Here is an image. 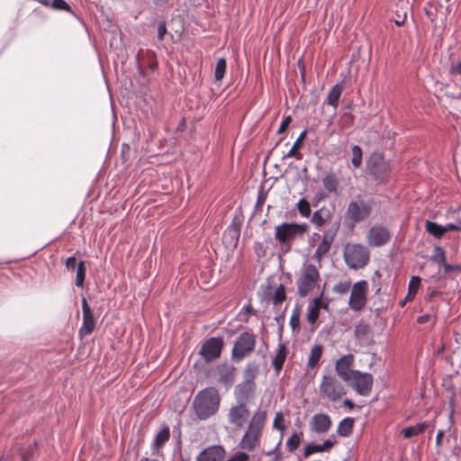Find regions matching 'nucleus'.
Instances as JSON below:
<instances>
[{
  "label": "nucleus",
  "instance_id": "obj_27",
  "mask_svg": "<svg viewBox=\"0 0 461 461\" xmlns=\"http://www.w3.org/2000/svg\"><path fill=\"white\" fill-rule=\"evenodd\" d=\"M286 358V348L285 345L279 344L277 352L272 361L273 367L276 374L280 372Z\"/></svg>",
  "mask_w": 461,
  "mask_h": 461
},
{
  "label": "nucleus",
  "instance_id": "obj_38",
  "mask_svg": "<svg viewBox=\"0 0 461 461\" xmlns=\"http://www.w3.org/2000/svg\"><path fill=\"white\" fill-rule=\"evenodd\" d=\"M86 276V265L84 261H80L77 266V276L75 284L77 287H83Z\"/></svg>",
  "mask_w": 461,
  "mask_h": 461
},
{
  "label": "nucleus",
  "instance_id": "obj_34",
  "mask_svg": "<svg viewBox=\"0 0 461 461\" xmlns=\"http://www.w3.org/2000/svg\"><path fill=\"white\" fill-rule=\"evenodd\" d=\"M425 230L428 233L437 239H440L444 235L443 226L434 221H427L425 222Z\"/></svg>",
  "mask_w": 461,
  "mask_h": 461
},
{
  "label": "nucleus",
  "instance_id": "obj_31",
  "mask_svg": "<svg viewBox=\"0 0 461 461\" xmlns=\"http://www.w3.org/2000/svg\"><path fill=\"white\" fill-rule=\"evenodd\" d=\"M354 420L352 418L343 419L338 425L337 433L342 437H348L353 429Z\"/></svg>",
  "mask_w": 461,
  "mask_h": 461
},
{
  "label": "nucleus",
  "instance_id": "obj_63",
  "mask_svg": "<svg viewBox=\"0 0 461 461\" xmlns=\"http://www.w3.org/2000/svg\"><path fill=\"white\" fill-rule=\"evenodd\" d=\"M408 300H409V299H406V298H405L404 300H402V301L401 302V303H400V304H401L402 306H403V305L405 304L406 301H408Z\"/></svg>",
  "mask_w": 461,
  "mask_h": 461
},
{
  "label": "nucleus",
  "instance_id": "obj_3",
  "mask_svg": "<svg viewBox=\"0 0 461 461\" xmlns=\"http://www.w3.org/2000/svg\"><path fill=\"white\" fill-rule=\"evenodd\" d=\"M374 203L372 198L357 195L348 203L345 219L352 225L366 221L372 214Z\"/></svg>",
  "mask_w": 461,
  "mask_h": 461
},
{
  "label": "nucleus",
  "instance_id": "obj_36",
  "mask_svg": "<svg viewBox=\"0 0 461 461\" xmlns=\"http://www.w3.org/2000/svg\"><path fill=\"white\" fill-rule=\"evenodd\" d=\"M420 285V278L419 276H412L409 283L408 294L406 296V299L411 301L414 298L415 294L419 290Z\"/></svg>",
  "mask_w": 461,
  "mask_h": 461
},
{
  "label": "nucleus",
  "instance_id": "obj_45",
  "mask_svg": "<svg viewBox=\"0 0 461 461\" xmlns=\"http://www.w3.org/2000/svg\"><path fill=\"white\" fill-rule=\"evenodd\" d=\"M433 259L438 264H445V254L442 249L439 247L435 249V255L433 256Z\"/></svg>",
  "mask_w": 461,
  "mask_h": 461
},
{
  "label": "nucleus",
  "instance_id": "obj_41",
  "mask_svg": "<svg viewBox=\"0 0 461 461\" xmlns=\"http://www.w3.org/2000/svg\"><path fill=\"white\" fill-rule=\"evenodd\" d=\"M301 443L300 436L294 432L293 435L287 439L286 447L290 452L295 451Z\"/></svg>",
  "mask_w": 461,
  "mask_h": 461
},
{
  "label": "nucleus",
  "instance_id": "obj_44",
  "mask_svg": "<svg viewBox=\"0 0 461 461\" xmlns=\"http://www.w3.org/2000/svg\"><path fill=\"white\" fill-rule=\"evenodd\" d=\"M230 238L231 243L237 244L239 240V231L236 229H229L224 232V239Z\"/></svg>",
  "mask_w": 461,
  "mask_h": 461
},
{
  "label": "nucleus",
  "instance_id": "obj_25",
  "mask_svg": "<svg viewBox=\"0 0 461 461\" xmlns=\"http://www.w3.org/2000/svg\"><path fill=\"white\" fill-rule=\"evenodd\" d=\"M286 299L285 286L280 284L274 294L267 292L265 294V300L273 301L275 305L282 303Z\"/></svg>",
  "mask_w": 461,
  "mask_h": 461
},
{
  "label": "nucleus",
  "instance_id": "obj_2",
  "mask_svg": "<svg viewBox=\"0 0 461 461\" xmlns=\"http://www.w3.org/2000/svg\"><path fill=\"white\" fill-rule=\"evenodd\" d=\"M266 420L267 414L264 411H258L253 414L240 442V448L250 452L259 445Z\"/></svg>",
  "mask_w": 461,
  "mask_h": 461
},
{
  "label": "nucleus",
  "instance_id": "obj_30",
  "mask_svg": "<svg viewBox=\"0 0 461 461\" xmlns=\"http://www.w3.org/2000/svg\"><path fill=\"white\" fill-rule=\"evenodd\" d=\"M428 427V422L417 423L413 426L404 428L402 433L404 438H409L422 433Z\"/></svg>",
  "mask_w": 461,
  "mask_h": 461
},
{
  "label": "nucleus",
  "instance_id": "obj_24",
  "mask_svg": "<svg viewBox=\"0 0 461 461\" xmlns=\"http://www.w3.org/2000/svg\"><path fill=\"white\" fill-rule=\"evenodd\" d=\"M235 369L233 366L223 365L220 367L219 382L230 385L234 382Z\"/></svg>",
  "mask_w": 461,
  "mask_h": 461
},
{
  "label": "nucleus",
  "instance_id": "obj_17",
  "mask_svg": "<svg viewBox=\"0 0 461 461\" xmlns=\"http://www.w3.org/2000/svg\"><path fill=\"white\" fill-rule=\"evenodd\" d=\"M354 363V356L352 354L344 355L339 357L335 364L337 375L344 381L350 379L357 370L351 369Z\"/></svg>",
  "mask_w": 461,
  "mask_h": 461
},
{
  "label": "nucleus",
  "instance_id": "obj_57",
  "mask_svg": "<svg viewBox=\"0 0 461 461\" xmlns=\"http://www.w3.org/2000/svg\"><path fill=\"white\" fill-rule=\"evenodd\" d=\"M281 442H282V440L280 439L279 442L276 444V447L273 450L267 452L266 454L267 456H272V455H275L276 453H277L279 447L281 445Z\"/></svg>",
  "mask_w": 461,
  "mask_h": 461
},
{
  "label": "nucleus",
  "instance_id": "obj_58",
  "mask_svg": "<svg viewBox=\"0 0 461 461\" xmlns=\"http://www.w3.org/2000/svg\"><path fill=\"white\" fill-rule=\"evenodd\" d=\"M343 403H344L345 406H347V407H348L350 409L354 407V403L349 399H346Z\"/></svg>",
  "mask_w": 461,
  "mask_h": 461
},
{
  "label": "nucleus",
  "instance_id": "obj_37",
  "mask_svg": "<svg viewBox=\"0 0 461 461\" xmlns=\"http://www.w3.org/2000/svg\"><path fill=\"white\" fill-rule=\"evenodd\" d=\"M226 72V60L224 58H221L217 60L214 71V78L216 81H221Z\"/></svg>",
  "mask_w": 461,
  "mask_h": 461
},
{
  "label": "nucleus",
  "instance_id": "obj_13",
  "mask_svg": "<svg viewBox=\"0 0 461 461\" xmlns=\"http://www.w3.org/2000/svg\"><path fill=\"white\" fill-rule=\"evenodd\" d=\"M222 348L223 339L221 338L212 337L203 344L200 354L205 361L210 362L220 357Z\"/></svg>",
  "mask_w": 461,
  "mask_h": 461
},
{
  "label": "nucleus",
  "instance_id": "obj_9",
  "mask_svg": "<svg viewBox=\"0 0 461 461\" xmlns=\"http://www.w3.org/2000/svg\"><path fill=\"white\" fill-rule=\"evenodd\" d=\"M367 168L373 177L379 182H385L390 176L391 167L384 156L380 154H373L368 162Z\"/></svg>",
  "mask_w": 461,
  "mask_h": 461
},
{
  "label": "nucleus",
  "instance_id": "obj_42",
  "mask_svg": "<svg viewBox=\"0 0 461 461\" xmlns=\"http://www.w3.org/2000/svg\"><path fill=\"white\" fill-rule=\"evenodd\" d=\"M351 288L350 281H342L336 284L333 287V291L339 294H347Z\"/></svg>",
  "mask_w": 461,
  "mask_h": 461
},
{
  "label": "nucleus",
  "instance_id": "obj_49",
  "mask_svg": "<svg viewBox=\"0 0 461 461\" xmlns=\"http://www.w3.org/2000/svg\"><path fill=\"white\" fill-rule=\"evenodd\" d=\"M291 122H292L291 116L285 117L277 130V133L278 134L284 133L286 131V129L289 126Z\"/></svg>",
  "mask_w": 461,
  "mask_h": 461
},
{
  "label": "nucleus",
  "instance_id": "obj_51",
  "mask_svg": "<svg viewBox=\"0 0 461 461\" xmlns=\"http://www.w3.org/2000/svg\"><path fill=\"white\" fill-rule=\"evenodd\" d=\"M77 259L75 257H69L66 260V267L68 270H74L77 267Z\"/></svg>",
  "mask_w": 461,
  "mask_h": 461
},
{
  "label": "nucleus",
  "instance_id": "obj_33",
  "mask_svg": "<svg viewBox=\"0 0 461 461\" xmlns=\"http://www.w3.org/2000/svg\"><path fill=\"white\" fill-rule=\"evenodd\" d=\"M449 76L451 81L461 88V59L451 65Z\"/></svg>",
  "mask_w": 461,
  "mask_h": 461
},
{
  "label": "nucleus",
  "instance_id": "obj_22",
  "mask_svg": "<svg viewBox=\"0 0 461 461\" xmlns=\"http://www.w3.org/2000/svg\"><path fill=\"white\" fill-rule=\"evenodd\" d=\"M332 216H333L332 212L329 208L323 206L312 213L311 221L316 227L321 228L327 222L330 221L332 219Z\"/></svg>",
  "mask_w": 461,
  "mask_h": 461
},
{
  "label": "nucleus",
  "instance_id": "obj_8",
  "mask_svg": "<svg viewBox=\"0 0 461 461\" xmlns=\"http://www.w3.org/2000/svg\"><path fill=\"white\" fill-rule=\"evenodd\" d=\"M256 337L253 333L245 331L242 332L236 339L232 351L231 357L234 361H240L248 357L255 348Z\"/></svg>",
  "mask_w": 461,
  "mask_h": 461
},
{
  "label": "nucleus",
  "instance_id": "obj_39",
  "mask_svg": "<svg viewBox=\"0 0 461 461\" xmlns=\"http://www.w3.org/2000/svg\"><path fill=\"white\" fill-rule=\"evenodd\" d=\"M296 207L298 209L299 213L304 217L308 218L311 215V206L309 202L305 198H302L298 201Z\"/></svg>",
  "mask_w": 461,
  "mask_h": 461
},
{
  "label": "nucleus",
  "instance_id": "obj_23",
  "mask_svg": "<svg viewBox=\"0 0 461 461\" xmlns=\"http://www.w3.org/2000/svg\"><path fill=\"white\" fill-rule=\"evenodd\" d=\"M254 389V385L249 384L247 382L243 381L235 388V394L237 399L240 401V402H245V401L248 400L252 395Z\"/></svg>",
  "mask_w": 461,
  "mask_h": 461
},
{
  "label": "nucleus",
  "instance_id": "obj_64",
  "mask_svg": "<svg viewBox=\"0 0 461 461\" xmlns=\"http://www.w3.org/2000/svg\"><path fill=\"white\" fill-rule=\"evenodd\" d=\"M446 268L448 269L449 268V265H445Z\"/></svg>",
  "mask_w": 461,
  "mask_h": 461
},
{
  "label": "nucleus",
  "instance_id": "obj_21",
  "mask_svg": "<svg viewBox=\"0 0 461 461\" xmlns=\"http://www.w3.org/2000/svg\"><path fill=\"white\" fill-rule=\"evenodd\" d=\"M327 304L322 303L321 294L312 299L308 305L307 321L310 324L313 325L316 323L321 308H326Z\"/></svg>",
  "mask_w": 461,
  "mask_h": 461
},
{
  "label": "nucleus",
  "instance_id": "obj_19",
  "mask_svg": "<svg viewBox=\"0 0 461 461\" xmlns=\"http://www.w3.org/2000/svg\"><path fill=\"white\" fill-rule=\"evenodd\" d=\"M225 456V449L220 445L208 447L199 453L195 461H222Z\"/></svg>",
  "mask_w": 461,
  "mask_h": 461
},
{
  "label": "nucleus",
  "instance_id": "obj_52",
  "mask_svg": "<svg viewBox=\"0 0 461 461\" xmlns=\"http://www.w3.org/2000/svg\"><path fill=\"white\" fill-rule=\"evenodd\" d=\"M299 147H300V139H297L295 140V142L294 143V145L292 146V148L290 149V150L288 151V153L286 154V157H294L295 155L296 150L299 149Z\"/></svg>",
  "mask_w": 461,
  "mask_h": 461
},
{
  "label": "nucleus",
  "instance_id": "obj_11",
  "mask_svg": "<svg viewBox=\"0 0 461 461\" xmlns=\"http://www.w3.org/2000/svg\"><path fill=\"white\" fill-rule=\"evenodd\" d=\"M368 285L365 280H361L353 285L351 288L348 305L354 312L362 311L367 302Z\"/></svg>",
  "mask_w": 461,
  "mask_h": 461
},
{
  "label": "nucleus",
  "instance_id": "obj_20",
  "mask_svg": "<svg viewBox=\"0 0 461 461\" xmlns=\"http://www.w3.org/2000/svg\"><path fill=\"white\" fill-rule=\"evenodd\" d=\"M337 443L334 435L330 436L322 444L310 443L303 448V456L308 457L314 453L329 452Z\"/></svg>",
  "mask_w": 461,
  "mask_h": 461
},
{
  "label": "nucleus",
  "instance_id": "obj_28",
  "mask_svg": "<svg viewBox=\"0 0 461 461\" xmlns=\"http://www.w3.org/2000/svg\"><path fill=\"white\" fill-rule=\"evenodd\" d=\"M324 188L333 194H338L339 180L334 173H328L322 179Z\"/></svg>",
  "mask_w": 461,
  "mask_h": 461
},
{
  "label": "nucleus",
  "instance_id": "obj_26",
  "mask_svg": "<svg viewBox=\"0 0 461 461\" xmlns=\"http://www.w3.org/2000/svg\"><path fill=\"white\" fill-rule=\"evenodd\" d=\"M259 366L256 362H249L244 369V381L255 386L254 380L258 374Z\"/></svg>",
  "mask_w": 461,
  "mask_h": 461
},
{
  "label": "nucleus",
  "instance_id": "obj_32",
  "mask_svg": "<svg viewBox=\"0 0 461 461\" xmlns=\"http://www.w3.org/2000/svg\"><path fill=\"white\" fill-rule=\"evenodd\" d=\"M322 346L315 345L312 348L309 357H308V366L311 368H314L318 366V363L322 356Z\"/></svg>",
  "mask_w": 461,
  "mask_h": 461
},
{
  "label": "nucleus",
  "instance_id": "obj_5",
  "mask_svg": "<svg viewBox=\"0 0 461 461\" xmlns=\"http://www.w3.org/2000/svg\"><path fill=\"white\" fill-rule=\"evenodd\" d=\"M343 257L347 266L352 269L363 268L369 261L368 249L357 243H348L343 249Z\"/></svg>",
  "mask_w": 461,
  "mask_h": 461
},
{
  "label": "nucleus",
  "instance_id": "obj_43",
  "mask_svg": "<svg viewBox=\"0 0 461 461\" xmlns=\"http://www.w3.org/2000/svg\"><path fill=\"white\" fill-rule=\"evenodd\" d=\"M369 331V327L366 323H358L355 327V336L357 339H363Z\"/></svg>",
  "mask_w": 461,
  "mask_h": 461
},
{
  "label": "nucleus",
  "instance_id": "obj_7",
  "mask_svg": "<svg viewBox=\"0 0 461 461\" xmlns=\"http://www.w3.org/2000/svg\"><path fill=\"white\" fill-rule=\"evenodd\" d=\"M320 393L323 399L336 402L346 394V390L336 377L332 375H323L320 384Z\"/></svg>",
  "mask_w": 461,
  "mask_h": 461
},
{
  "label": "nucleus",
  "instance_id": "obj_54",
  "mask_svg": "<svg viewBox=\"0 0 461 461\" xmlns=\"http://www.w3.org/2000/svg\"><path fill=\"white\" fill-rule=\"evenodd\" d=\"M443 229H444V234H445L446 232H448L451 230H456V229H458V227L454 226V223H447L443 226Z\"/></svg>",
  "mask_w": 461,
  "mask_h": 461
},
{
  "label": "nucleus",
  "instance_id": "obj_29",
  "mask_svg": "<svg viewBox=\"0 0 461 461\" xmlns=\"http://www.w3.org/2000/svg\"><path fill=\"white\" fill-rule=\"evenodd\" d=\"M342 93V87L337 84L329 92L326 104L337 109L339 106V101Z\"/></svg>",
  "mask_w": 461,
  "mask_h": 461
},
{
  "label": "nucleus",
  "instance_id": "obj_10",
  "mask_svg": "<svg viewBox=\"0 0 461 461\" xmlns=\"http://www.w3.org/2000/svg\"><path fill=\"white\" fill-rule=\"evenodd\" d=\"M346 383H348L357 394L367 396L372 391L374 379L371 374L357 370Z\"/></svg>",
  "mask_w": 461,
  "mask_h": 461
},
{
  "label": "nucleus",
  "instance_id": "obj_60",
  "mask_svg": "<svg viewBox=\"0 0 461 461\" xmlns=\"http://www.w3.org/2000/svg\"><path fill=\"white\" fill-rule=\"evenodd\" d=\"M168 0H153V2L157 5H164L167 2Z\"/></svg>",
  "mask_w": 461,
  "mask_h": 461
},
{
  "label": "nucleus",
  "instance_id": "obj_53",
  "mask_svg": "<svg viewBox=\"0 0 461 461\" xmlns=\"http://www.w3.org/2000/svg\"><path fill=\"white\" fill-rule=\"evenodd\" d=\"M281 417H282L281 413H277L275 418L273 425L275 428L279 429L280 430H284V429H285L284 426L278 424V420L281 419Z\"/></svg>",
  "mask_w": 461,
  "mask_h": 461
},
{
  "label": "nucleus",
  "instance_id": "obj_35",
  "mask_svg": "<svg viewBox=\"0 0 461 461\" xmlns=\"http://www.w3.org/2000/svg\"><path fill=\"white\" fill-rule=\"evenodd\" d=\"M170 437V430L168 427H164L155 437L154 447L159 448L162 447Z\"/></svg>",
  "mask_w": 461,
  "mask_h": 461
},
{
  "label": "nucleus",
  "instance_id": "obj_14",
  "mask_svg": "<svg viewBox=\"0 0 461 461\" xmlns=\"http://www.w3.org/2000/svg\"><path fill=\"white\" fill-rule=\"evenodd\" d=\"M339 223L337 222L335 226L331 229H329L324 231L322 240L318 245L315 253H314V258L321 262L322 258L329 253L331 244L334 241L335 236L337 234V231L339 230Z\"/></svg>",
  "mask_w": 461,
  "mask_h": 461
},
{
  "label": "nucleus",
  "instance_id": "obj_56",
  "mask_svg": "<svg viewBox=\"0 0 461 461\" xmlns=\"http://www.w3.org/2000/svg\"><path fill=\"white\" fill-rule=\"evenodd\" d=\"M429 319H430V316L428 314H425V315L420 316L417 321L419 323L422 324V323H426L427 321H429Z\"/></svg>",
  "mask_w": 461,
  "mask_h": 461
},
{
  "label": "nucleus",
  "instance_id": "obj_16",
  "mask_svg": "<svg viewBox=\"0 0 461 461\" xmlns=\"http://www.w3.org/2000/svg\"><path fill=\"white\" fill-rule=\"evenodd\" d=\"M249 416V411L244 402L231 406L228 413V420L236 427H242Z\"/></svg>",
  "mask_w": 461,
  "mask_h": 461
},
{
  "label": "nucleus",
  "instance_id": "obj_55",
  "mask_svg": "<svg viewBox=\"0 0 461 461\" xmlns=\"http://www.w3.org/2000/svg\"><path fill=\"white\" fill-rule=\"evenodd\" d=\"M444 437V431L443 430H438V433H437V436H436V445L438 447L440 446L441 444V440H442V438Z\"/></svg>",
  "mask_w": 461,
  "mask_h": 461
},
{
  "label": "nucleus",
  "instance_id": "obj_12",
  "mask_svg": "<svg viewBox=\"0 0 461 461\" xmlns=\"http://www.w3.org/2000/svg\"><path fill=\"white\" fill-rule=\"evenodd\" d=\"M389 230L382 225L375 224L370 228L366 234V242L371 247H382L391 240Z\"/></svg>",
  "mask_w": 461,
  "mask_h": 461
},
{
  "label": "nucleus",
  "instance_id": "obj_46",
  "mask_svg": "<svg viewBox=\"0 0 461 461\" xmlns=\"http://www.w3.org/2000/svg\"><path fill=\"white\" fill-rule=\"evenodd\" d=\"M51 6L57 10H69V5L64 0H53Z\"/></svg>",
  "mask_w": 461,
  "mask_h": 461
},
{
  "label": "nucleus",
  "instance_id": "obj_62",
  "mask_svg": "<svg viewBox=\"0 0 461 461\" xmlns=\"http://www.w3.org/2000/svg\"><path fill=\"white\" fill-rule=\"evenodd\" d=\"M305 134H306V131H303V132L300 134V136H299V138H298V139H300V142H301V141H302V140L304 138Z\"/></svg>",
  "mask_w": 461,
  "mask_h": 461
},
{
  "label": "nucleus",
  "instance_id": "obj_40",
  "mask_svg": "<svg viewBox=\"0 0 461 461\" xmlns=\"http://www.w3.org/2000/svg\"><path fill=\"white\" fill-rule=\"evenodd\" d=\"M351 163L354 167L357 168L362 164V149L359 146L354 145L352 147V159Z\"/></svg>",
  "mask_w": 461,
  "mask_h": 461
},
{
  "label": "nucleus",
  "instance_id": "obj_59",
  "mask_svg": "<svg viewBox=\"0 0 461 461\" xmlns=\"http://www.w3.org/2000/svg\"><path fill=\"white\" fill-rule=\"evenodd\" d=\"M454 226L458 227L456 230L461 231V219H457L456 222H454Z\"/></svg>",
  "mask_w": 461,
  "mask_h": 461
},
{
  "label": "nucleus",
  "instance_id": "obj_4",
  "mask_svg": "<svg viewBox=\"0 0 461 461\" xmlns=\"http://www.w3.org/2000/svg\"><path fill=\"white\" fill-rule=\"evenodd\" d=\"M321 281L319 270L312 264H304L296 279L297 294L306 297Z\"/></svg>",
  "mask_w": 461,
  "mask_h": 461
},
{
  "label": "nucleus",
  "instance_id": "obj_48",
  "mask_svg": "<svg viewBox=\"0 0 461 461\" xmlns=\"http://www.w3.org/2000/svg\"><path fill=\"white\" fill-rule=\"evenodd\" d=\"M249 456L245 452H239L235 454L233 456L229 458L227 461H248Z\"/></svg>",
  "mask_w": 461,
  "mask_h": 461
},
{
  "label": "nucleus",
  "instance_id": "obj_47",
  "mask_svg": "<svg viewBox=\"0 0 461 461\" xmlns=\"http://www.w3.org/2000/svg\"><path fill=\"white\" fill-rule=\"evenodd\" d=\"M290 325L293 330L299 329L300 327V316L298 312H294L290 318Z\"/></svg>",
  "mask_w": 461,
  "mask_h": 461
},
{
  "label": "nucleus",
  "instance_id": "obj_15",
  "mask_svg": "<svg viewBox=\"0 0 461 461\" xmlns=\"http://www.w3.org/2000/svg\"><path fill=\"white\" fill-rule=\"evenodd\" d=\"M82 318L83 322L78 331L81 338L90 335L95 328V318L85 297L82 298Z\"/></svg>",
  "mask_w": 461,
  "mask_h": 461
},
{
  "label": "nucleus",
  "instance_id": "obj_18",
  "mask_svg": "<svg viewBox=\"0 0 461 461\" xmlns=\"http://www.w3.org/2000/svg\"><path fill=\"white\" fill-rule=\"evenodd\" d=\"M331 419L326 413L314 414L310 420V429L316 434H325L331 428Z\"/></svg>",
  "mask_w": 461,
  "mask_h": 461
},
{
  "label": "nucleus",
  "instance_id": "obj_1",
  "mask_svg": "<svg viewBox=\"0 0 461 461\" xmlns=\"http://www.w3.org/2000/svg\"><path fill=\"white\" fill-rule=\"evenodd\" d=\"M221 403L219 391L212 386L199 391L193 400V409L196 417L205 420L216 414Z\"/></svg>",
  "mask_w": 461,
  "mask_h": 461
},
{
  "label": "nucleus",
  "instance_id": "obj_6",
  "mask_svg": "<svg viewBox=\"0 0 461 461\" xmlns=\"http://www.w3.org/2000/svg\"><path fill=\"white\" fill-rule=\"evenodd\" d=\"M307 230L306 223L284 222L276 227L275 239L289 249L290 242L296 237L303 236Z\"/></svg>",
  "mask_w": 461,
  "mask_h": 461
},
{
  "label": "nucleus",
  "instance_id": "obj_50",
  "mask_svg": "<svg viewBox=\"0 0 461 461\" xmlns=\"http://www.w3.org/2000/svg\"><path fill=\"white\" fill-rule=\"evenodd\" d=\"M167 33V27L165 23H160L158 26V38L162 41Z\"/></svg>",
  "mask_w": 461,
  "mask_h": 461
},
{
  "label": "nucleus",
  "instance_id": "obj_61",
  "mask_svg": "<svg viewBox=\"0 0 461 461\" xmlns=\"http://www.w3.org/2000/svg\"><path fill=\"white\" fill-rule=\"evenodd\" d=\"M281 458V454L279 452L274 455V458L272 461H278Z\"/></svg>",
  "mask_w": 461,
  "mask_h": 461
}]
</instances>
